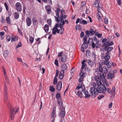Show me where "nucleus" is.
<instances>
[{
	"mask_svg": "<svg viewBox=\"0 0 122 122\" xmlns=\"http://www.w3.org/2000/svg\"><path fill=\"white\" fill-rule=\"evenodd\" d=\"M103 46L105 47L104 49L105 50L107 51L106 53H109L113 49L112 47H109L108 46L103 45Z\"/></svg>",
	"mask_w": 122,
	"mask_h": 122,
	"instance_id": "nucleus-13",
	"label": "nucleus"
},
{
	"mask_svg": "<svg viewBox=\"0 0 122 122\" xmlns=\"http://www.w3.org/2000/svg\"><path fill=\"white\" fill-rule=\"evenodd\" d=\"M88 63L89 65L91 66H94V63L91 60H89Z\"/></svg>",
	"mask_w": 122,
	"mask_h": 122,
	"instance_id": "nucleus-35",
	"label": "nucleus"
},
{
	"mask_svg": "<svg viewBox=\"0 0 122 122\" xmlns=\"http://www.w3.org/2000/svg\"><path fill=\"white\" fill-rule=\"evenodd\" d=\"M46 10L48 14H49L51 12V10L49 5L46 6H45Z\"/></svg>",
	"mask_w": 122,
	"mask_h": 122,
	"instance_id": "nucleus-27",
	"label": "nucleus"
},
{
	"mask_svg": "<svg viewBox=\"0 0 122 122\" xmlns=\"http://www.w3.org/2000/svg\"><path fill=\"white\" fill-rule=\"evenodd\" d=\"M112 103L111 102L110 103L108 106V107L109 108H110L112 107Z\"/></svg>",
	"mask_w": 122,
	"mask_h": 122,
	"instance_id": "nucleus-61",
	"label": "nucleus"
},
{
	"mask_svg": "<svg viewBox=\"0 0 122 122\" xmlns=\"http://www.w3.org/2000/svg\"><path fill=\"white\" fill-rule=\"evenodd\" d=\"M6 20L8 24H9L10 23V20L9 17H7L6 19Z\"/></svg>",
	"mask_w": 122,
	"mask_h": 122,
	"instance_id": "nucleus-40",
	"label": "nucleus"
},
{
	"mask_svg": "<svg viewBox=\"0 0 122 122\" xmlns=\"http://www.w3.org/2000/svg\"><path fill=\"white\" fill-rule=\"evenodd\" d=\"M65 108L64 107H62L60 112V116L61 118L63 117L65 114Z\"/></svg>",
	"mask_w": 122,
	"mask_h": 122,
	"instance_id": "nucleus-14",
	"label": "nucleus"
},
{
	"mask_svg": "<svg viewBox=\"0 0 122 122\" xmlns=\"http://www.w3.org/2000/svg\"><path fill=\"white\" fill-rule=\"evenodd\" d=\"M34 38L31 37V36H30L29 37V40L30 41V43L32 44V43L34 40Z\"/></svg>",
	"mask_w": 122,
	"mask_h": 122,
	"instance_id": "nucleus-39",
	"label": "nucleus"
},
{
	"mask_svg": "<svg viewBox=\"0 0 122 122\" xmlns=\"http://www.w3.org/2000/svg\"><path fill=\"white\" fill-rule=\"evenodd\" d=\"M22 44L21 42H19L18 44V45L16 46V48H18L20 47H21L22 46Z\"/></svg>",
	"mask_w": 122,
	"mask_h": 122,
	"instance_id": "nucleus-56",
	"label": "nucleus"
},
{
	"mask_svg": "<svg viewBox=\"0 0 122 122\" xmlns=\"http://www.w3.org/2000/svg\"><path fill=\"white\" fill-rule=\"evenodd\" d=\"M82 92L78 91L77 92V94L76 93V95L79 97L80 98H81L83 96V94Z\"/></svg>",
	"mask_w": 122,
	"mask_h": 122,
	"instance_id": "nucleus-31",
	"label": "nucleus"
},
{
	"mask_svg": "<svg viewBox=\"0 0 122 122\" xmlns=\"http://www.w3.org/2000/svg\"><path fill=\"white\" fill-rule=\"evenodd\" d=\"M26 22L27 25L28 26H30L32 23L31 20L29 17H27L26 19Z\"/></svg>",
	"mask_w": 122,
	"mask_h": 122,
	"instance_id": "nucleus-16",
	"label": "nucleus"
},
{
	"mask_svg": "<svg viewBox=\"0 0 122 122\" xmlns=\"http://www.w3.org/2000/svg\"><path fill=\"white\" fill-rule=\"evenodd\" d=\"M81 47L85 49H86L87 47V43H83Z\"/></svg>",
	"mask_w": 122,
	"mask_h": 122,
	"instance_id": "nucleus-36",
	"label": "nucleus"
},
{
	"mask_svg": "<svg viewBox=\"0 0 122 122\" xmlns=\"http://www.w3.org/2000/svg\"><path fill=\"white\" fill-rule=\"evenodd\" d=\"M61 68L62 69V70H63L65 71V70H67V66L66 64H64L62 65L61 66Z\"/></svg>",
	"mask_w": 122,
	"mask_h": 122,
	"instance_id": "nucleus-32",
	"label": "nucleus"
},
{
	"mask_svg": "<svg viewBox=\"0 0 122 122\" xmlns=\"http://www.w3.org/2000/svg\"><path fill=\"white\" fill-rule=\"evenodd\" d=\"M14 15L15 18L16 19L18 18L19 17V14L17 12H16L14 13Z\"/></svg>",
	"mask_w": 122,
	"mask_h": 122,
	"instance_id": "nucleus-33",
	"label": "nucleus"
},
{
	"mask_svg": "<svg viewBox=\"0 0 122 122\" xmlns=\"http://www.w3.org/2000/svg\"><path fill=\"white\" fill-rule=\"evenodd\" d=\"M104 54H102L101 56L102 57L106 59L104 61V62L106 64L107 63H108V62H109V59L110 58V56L108 55H107L103 56V55Z\"/></svg>",
	"mask_w": 122,
	"mask_h": 122,
	"instance_id": "nucleus-15",
	"label": "nucleus"
},
{
	"mask_svg": "<svg viewBox=\"0 0 122 122\" xmlns=\"http://www.w3.org/2000/svg\"><path fill=\"white\" fill-rule=\"evenodd\" d=\"M57 79L55 77L54 79L53 84L54 85H56L57 82Z\"/></svg>",
	"mask_w": 122,
	"mask_h": 122,
	"instance_id": "nucleus-42",
	"label": "nucleus"
},
{
	"mask_svg": "<svg viewBox=\"0 0 122 122\" xmlns=\"http://www.w3.org/2000/svg\"><path fill=\"white\" fill-rule=\"evenodd\" d=\"M86 61V60H84L81 62L82 65L81 67V70H83L84 68H85L86 67L87 65L85 63Z\"/></svg>",
	"mask_w": 122,
	"mask_h": 122,
	"instance_id": "nucleus-22",
	"label": "nucleus"
},
{
	"mask_svg": "<svg viewBox=\"0 0 122 122\" xmlns=\"http://www.w3.org/2000/svg\"><path fill=\"white\" fill-rule=\"evenodd\" d=\"M49 90L51 92H53L55 91V89L54 87L52 86H50Z\"/></svg>",
	"mask_w": 122,
	"mask_h": 122,
	"instance_id": "nucleus-37",
	"label": "nucleus"
},
{
	"mask_svg": "<svg viewBox=\"0 0 122 122\" xmlns=\"http://www.w3.org/2000/svg\"><path fill=\"white\" fill-rule=\"evenodd\" d=\"M97 34V36L99 38L101 37L102 36V34L98 33V32H96V34Z\"/></svg>",
	"mask_w": 122,
	"mask_h": 122,
	"instance_id": "nucleus-52",
	"label": "nucleus"
},
{
	"mask_svg": "<svg viewBox=\"0 0 122 122\" xmlns=\"http://www.w3.org/2000/svg\"><path fill=\"white\" fill-rule=\"evenodd\" d=\"M15 7L16 10L19 12H21L22 10V6L19 2H17L15 4Z\"/></svg>",
	"mask_w": 122,
	"mask_h": 122,
	"instance_id": "nucleus-9",
	"label": "nucleus"
},
{
	"mask_svg": "<svg viewBox=\"0 0 122 122\" xmlns=\"http://www.w3.org/2000/svg\"><path fill=\"white\" fill-rule=\"evenodd\" d=\"M19 109V108L18 107L16 108V107L14 108L11 107L10 108V115L11 117V120H13L14 119V114L13 112H15V114H16L18 111Z\"/></svg>",
	"mask_w": 122,
	"mask_h": 122,
	"instance_id": "nucleus-6",
	"label": "nucleus"
},
{
	"mask_svg": "<svg viewBox=\"0 0 122 122\" xmlns=\"http://www.w3.org/2000/svg\"><path fill=\"white\" fill-rule=\"evenodd\" d=\"M107 88L105 86V85L103 86L102 87L99 86V90H100V93H102L103 94H105L106 91H107Z\"/></svg>",
	"mask_w": 122,
	"mask_h": 122,
	"instance_id": "nucleus-12",
	"label": "nucleus"
},
{
	"mask_svg": "<svg viewBox=\"0 0 122 122\" xmlns=\"http://www.w3.org/2000/svg\"><path fill=\"white\" fill-rule=\"evenodd\" d=\"M104 97V96L103 95H100L98 97V99H101L103 98Z\"/></svg>",
	"mask_w": 122,
	"mask_h": 122,
	"instance_id": "nucleus-54",
	"label": "nucleus"
},
{
	"mask_svg": "<svg viewBox=\"0 0 122 122\" xmlns=\"http://www.w3.org/2000/svg\"><path fill=\"white\" fill-rule=\"evenodd\" d=\"M115 88L114 87H112V89H110L108 87L107 88V92L111 94H112L114 96L115 95Z\"/></svg>",
	"mask_w": 122,
	"mask_h": 122,
	"instance_id": "nucleus-11",
	"label": "nucleus"
},
{
	"mask_svg": "<svg viewBox=\"0 0 122 122\" xmlns=\"http://www.w3.org/2000/svg\"><path fill=\"white\" fill-rule=\"evenodd\" d=\"M3 71L4 76L6 78L7 75L6 74L5 70L3 67Z\"/></svg>",
	"mask_w": 122,
	"mask_h": 122,
	"instance_id": "nucleus-43",
	"label": "nucleus"
},
{
	"mask_svg": "<svg viewBox=\"0 0 122 122\" xmlns=\"http://www.w3.org/2000/svg\"><path fill=\"white\" fill-rule=\"evenodd\" d=\"M55 64L57 66H59V63L57 59H56L54 62Z\"/></svg>",
	"mask_w": 122,
	"mask_h": 122,
	"instance_id": "nucleus-50",
	"label": "nucleus"
},
{
	"mask_svg": "<svg viewBox=\"0 0 122 122\" xmlns=\"http://www.w3.org/2000/svg\"><path fill=\"white\" fill-rule=\"evenodd\" d=\"M81 20H82V19L81 18L80 19L79 22L80 24L83 25L86 24H87V22L86 21L84 20H82L81 21Z\"/></svg>",
	"mask_w": 122,
	"mask_h": 122,
	"instance_id": "nucleus-30",
	"label": "nucleus"
},
{
	"mask_svg": "<svg viewBox=\"0 0 122 122\" xmlns=\"http://www.w3.org/2000/svg\"><path fill=\"white\" fill-rule=\"evenodd\" d=\"M84 78L83 77H80L79 80V81L80 82H81L83 80Z\"/></svg>",
	"mask_w": 122,
	"mask_h": 122,
	"instance_id": "nucleus-59",
	"label": "nucleus"
},
{
	"mask_svg": "<svg viewBox=\"0 0 122 122\" xmlns=\"http://www.w3.org/2000/svg\"><path fill=\"white\" fill-rule=\"evenodd\" d=\"M93 87H91L90 88L89 90L90 92H91V93L92 95L93 94V92L94 94L95 95H97L99 92L100 93V89L99 88V85L96 83H94L93 84Z\"/></svg>",
	"mask_w": 122,
	"mask_h": 122,
	"instance_id": "nucleus-3",
	"label": "nucleus"
},
{
	"mask_svg": "<svg viewBox=\"0 0 122 122\" xmlns=\"http://www.w3.org/2000/svg\"><path fill=\"white\" fill-rule=\"evenodd\" d=\"M64 72L65 71L63 70L61 71L59 76V78L60 79H62L63 78L64 75Z\"/></svg>",
	"mask_w": 122,
	"mask_h": 122,
	"instance_id": "nucleus-20",
	"label": "nucleus"
},
{
	"mask_svg": "<svg viewBox=\"0 0 122 122\" xmlns=\"http://www.w3.org/2000/svg\"><path fill=\"white\" fill-rule=\"evenodd\" d=\"M60 9L59 8H57V9L56 10L55 12H56V14L57 17L56 16H55L54 17L55 19V21L58 22H59V12H61Z\"/></svg>",
	"mask_w": 122,
	"mask_h": 122,
	"instance_id": "nucleus-10",
	"label": "nucleus"
},
{
	"mask_svg": "<svg viewBox=\"0 0 122 122\" xmlns=\"http://www.w3.org/2000/svg\"><path fill=\"white\" fill-rule=\"evenodd\" d=\"M97 11H98V12H101L102 11H103V10L101 7L100 6H99L98 7Z\"/></svg>",
	"mask_w": 122,
	"mask_h": 122,
	"instance_id": "nucleus-48",
	"label": "nucleus"
},
{
	"mask_svg": "<svg viewBox=\"0 0 122 122\" xmlns=\"http://www.w3.org/2000/svg\"><path fill=\"white\" fill-rule=\"evenodd\" d=\"M99 66L98 68L96 69V72H98L100 73H101V72L103 73V76H104V73L103 71H104V73H107L108 72V70L107 69L106 66L102 67V63L100 62L99 63Z\"/></svg>",
	"mask_w": 122,
	"mask_h": 122,
	"instance_id": "nucleus-4",
	"label": "nucleus"
},
{
	"mask_svg": "<svg viewBox=\"0 0 122 122\" xmlns=\"http://www.w3.org/2000/svg\"><path fill=\"white\" fill-rule=\"evenodd\" d=\"M32 22L33 24L35 26H36L38 24L37 20L36 18L34 17H33Z\"/></svg>",
	"mask_w": 122,
	"mask_h": 122,
	"instance_id": "nucleus-19",
	"label": "nucleus"
},
{
	"mask_svg": "<svg viewBox=\"0 0 122 122\" xmlns=\"http://www.w3.org/2000/svg\"><path fill=\"white\" fill-rule=\"evenodd\" d=\"M57 102L58 104L60 106H62V102L61 100L57 101Z\"/></svg>",
	"mask_w": 122,
	"mask_h": 122,
	"instance_id": "nucleus-41",
	"label": "nucleus"
},
{
	"mask_svg": "<svg viewBox=\"0 0 122 122\" xmlns=\"http://www.w3.org/2000/svg\"><path fill=\"white\" fill-rule=\"evenodd\" d=\"M80 20L79 18H77L76 20V24H78L79 22H80Z\"/></svg>",
	"mask_w": 122,
	"mask_h": 122,
	"instance_id": "nucleus-62",
	"label": "nucleus"
},
{
	"mask_svg": "<svg viewBox=\"0 0 122 122\" xmlns=\"http://www.w3.org/2000/svg\"><path fill=\"white\" fill-rule=\"evenodd\" d=\"M86 75V73L85 72H83V70H81L80 72L79 73V76L80 77H83L84 78L85 77V76Z\"/></svg>",
	"mask_w": 122,
	"mask_h": 122,
	"instance_id": "nucleus-25",
	"label": "nucleus"
},
{
	"mask_svg": "<svg viewBox=\"0 0 122 122\" xmlns=\"http://www.w3.org/2000/svg\"><path fill=\"white\" fill-rule=\"evenodd\" d=\"M62 83L61 82H59L56 86L57 89L58 91L60 90L62 88Z\"/></svg>",
	"mask_w": 122,
	"mask_h": 122,
	"instance_id": "nucleus-23",
	"label": "nucleus"
},
{
	"mask_svg": "<svg viewBox=\"0 0 122 122\" xmlns=\"http://www.w3.org/2000/svg\"><path fill=\"white\" fill-rule=\"evenodd\" d=\"M65 13V11L63 9H62L61 11V14L60 15V17L59 19V23L60 24L61 23V24H62V21H64L65 23L64 20H63V19H65L66 18L67 16L66 15H64V14Z\"/></svg>",
	"mask_w": 122,
	"mask_h": 122,
	"instance_id": "nucleus-5",
	"label": "nucleus"
},
{
	"mask_svg": "<svg viewBox=\"0 0 122 122\" xmlns=\"http://www.w3.org/2000/svg\"><path fill=\"white\" fill-rule=\"evenodd\" d=\"M59 73V71L57 69L56 70V76L55 77L56 78L58 76V74Z\"/></svg>",
	"mask_w": 122,
	"mask_h": 122,
	"instance_id": "nucleus-57",
	"label": "nucleus"
},
{
	"mask_svg": "<svg viewBox=\"0 0 122 122\" xmlns=\"http://www.w3.org/2000/svg\"><path fill=\"white\" fill-rule=\"evenodd\" d=\"M22 64L23 65L26 66L27 67H28V65L26 64L25 63H24V62H22Z\"/></svg>",
	"mask_w": 122,
	"mask_h": 122,
	"instance_id": "nucleus-63",
	"label": "nucleus"
},
{
	"mask_svg": "<svg viewBox=\"0 0 122 122\" xmlns=\"http://www.w3.org/2000/svg\"><path fill=\"white\" fill-rule=\"evenodd\" d=\"M117 1L119 5H120L122 4L121 0H117Z\"/></svg>",
	"mask_w": 122,
	"mask_h": 122,
	"instance_id": "nucleus-55",
	"label": "nucleus"
},
{
	"mask_svg": "<svg viewBox=\"0 0 122 122\" xmlns=\"http://www.w3.org/2000/svg\"><path fill=\"white\" fill-rule=\"evenodd\" d=\"M84 43H87V38L86 37H84L83 39Z\"/></svg>",
	"mask_w": 122,
	"mask_h": 122,
	"instance_id": "nucleus-49",
	"label": "nucleus"
},
{
	"mask_svg": "<svg viewBox=\"0 0 122 122\" xmlns=\"http://www.w3.org/2000/svg\"><path fill=\"white\" fill-rule=\"evenodd\" d=\"M115 75L114 73H109L107 74V78L108 79H112L115 77Z\"/></svg>",
	"mask_w": 122,
	"mask_h": 122,
	"instance_id": "nucleus-17",
	"label": "nucleus"
},
{
	"mask_svg": "<svg viewBox=\"0 0 122 122\" xmlns=\"http://www.w3.org/2000/svg\"><path fill=\"white\" fill-rule=\"evenodd\" d=\"M90 32H91V34L90 36H91L92 35H93L94 34V32L92 29L91 28L90 29Z\"/></svg>",
	"mask_w": 122,
	"mask_h": 122,
	"instance_id": "nucleus-46",
	"label": "nucleus"
},
{
	"mask_svg": "<svg viewBox=\"0 0 122 122\" xmlns=\"http://www.w3.org/2000/svg\"><path fill=\"white\" fill-rule=\"evenodd\" d=\"M4 5L6 9V10L7 11H8V6L7 5V3L5 2L4 4Z\"/></svg>",
	"mask_w": 122,
	"mask_h": 122,
	"instance_id": "nucleus-47",
	"label": "nucleus"
},
{
	"mask_svg": "<svg viewBox=\"0 0 122 122\" xmlns=\"http://www.w3.org/2000/svg\"><path fill=\"white\" fill-rule=\"evenodd\" d=\"M93 42V40L91 38H89L87 42V43L91 45L92 43Z\"/></svg>",
	"mask_w": 122,
	"mask_h": 122,
	"instance_id": "nucleus-38",
	"label": "nucleus"
},
{
	"mask_svg": "<svg viewBox=\"0 0 122 122\" xmlns=\"http://www.w3.org/2000/svg\"><path fill=\"white\" fill-rule=\"evenodd\" d=\"M56 114V108L55 107H54L53 108V111L51 116V118H53L54 117L55 118L56 116V115H55Z\"/></svg>",
	"mask_w": 122,
	"mask_h": 122,
	"instance_id": "nucleus-21",
	"label": "nucleus"
},
{
	"mask_svg": "<svg viewBox=\"0 0 122 122\" xmlns=\"http://www.w3.org/2000/svg\"><path fill=\"white\" fill-rule=\"evenodd\" d=\"M84 33L83 32H81L80 34V36L81 37H83L84 36Z\"/></svg>",
	"mask_w": 122,
	"mask_h": 122,
	"instance_id": "nucleus-58",
	"label": "nucleus"
},
{
	"mask_svg": "<svg viewBox=\"0 0 122 122\" xmlns=\"http://www.w3.org/2000/svg\"><path fill=\"white\" fill-rule=\"evenodd\" d=\"M11 37L9 35H8L6 37V40L8 41H9L10 40Z\"/></svg>",
	"mask_w": 122,
	"mask_h": 122,
	"instance_id": "nucleus-45",
	"label": "nucleus"
},
{
	"mask_svg": "<svg viewBox=\"0 0 122 122\" xmlns=\"http://www.w3.org/2000/svg\"><path fill=\"white\" fill-rule=\"evenodd\" d=\"M99 4V2L98 0H96L94 2L93 6L94 7H98Z\"/></svg>",
	"mask_w": 122,
	"mask_h": 122,
	"instance_id": "nucleus-28",
	"label": "nucleus"
},
{
	"mask_svg": "<svg viewBox=\"0 0 122 122\" xmlns=\"http://www.w3.org/2000/svg\"><path fill=\"white\" fill-rule=\"evenodd\" d=\"M44 30L46 32H47L48 31L49 26L47 25L46 24L44 26Z\"/></svg>",
	"mask_w": 122,
	"mask_h": 122,
	"instance_id": "nucleus-34",
	"label": "nucleus"
},
{
	"mask_svg": "<svg viewBox=\"0 0 122 122\" xmlns=\"http://www.w3.org/2000/svg\"><path fill=\"white\" fill-rule=\"evenodd\" d=\"M98 73L97 72V74ZM98 76H97L94 77V79L95 81H97V84L98 85H100L104 82L103 80H104L105 76H103V73L101 72V73H98Z\"/></svg>",
	"mask_w": 122,
	"mask_h": 122,
	"instance_id": "nucleus-2",
	"label": "nucleus"
},
{
	"mask_svg": "<svg viewBox=\"0 0 122 122\" xmlns=\"http://www.w3.org/2000/svg\"><path fill=\"white\" fill-rule=\"evenodd\" d=\"M56 97L57 101L61 100V94L59 93H57L56 95Z\"/></svg>",
	"mask_w": 122,
	"mask_h": 122,
	"instance_id": "nucleus-29",
	"label": "nucleus"
},
{
	"mask_svg": "<svg viewBox=\"0 0 122 122\" xmlns=\"http://www.w3.org/2000/svg\"><path fill=\"white\" fill-rule=\"evenodd\" d=\"M104 23L106 24H107L108 23V21L107 19L105 18L104 20Z\"/></svg>",
	"mask_w": 122,
	"mask_h": 122,
	"instance_id": "nucleus-53",
	"label": "nucleus"
},
{
	"mask_svg": "<svg viewBox=\"0 0 122 122\" xmlns=\"http://www.w3.org/2000/svg\"><path fill=\"white\" fill-rule=\"evenodd\" d=\"M66 60V56L65 54L62 55L61 57V61L63 62H65Z\"/></svg>",
	"mask_w": 122,
	"mask_h": 122,
	"instance_id": "nucleus-24",
	"label": "nucleus"
},
{
	"mask_svg": "<svg viewBox=\"0 0 122 122\" xmlns=\"http://www.w3.org/2000/svg\"><path fill=\"white\" fill-rule=\"evenodd\" d=\"M92 43V44L91 45H92V47L94 48L95 47L96 45H95V43L94 42H93Z\"/></svg>",
	"mask_w": 122,
	"mask_h": 122,
	"instance_id": "nucleus-60",
	"label": "nucleus"
},
{
	"mask_svg": "<svg viewBox=\"0 0 122 122\" xmlns=\"http://www.w3.org/2000/svg\"><path fill=\"white\" fill-rule=\"evenodd\" d=\"M97 17L98 18V20L99 21H101L102 20L101 18L102 16V14L101 12H97Z\"/></svg>",
	"mask_w": 122,
	"mask_h": 122,
	"instance_id": "nucleus-18",
	"label": "nucleus"
},
{
	"mask_svg": "<svg viewBox=\"0 0 122 122\" xmlns=\"http://www.w3.org/2000/svg\"><path fill=\"white\" fill-rule=\"evenodd\" d=\"M109 62H108V63H107V64H106L105 63H104V64H105L106 65L107 67L108 68H109L111 67L112 66L111 64H109Z\"/></svg>",
	"mask_w": 122,
	"mask_h": 122,
	"instance_id": "nucleus-44",
	"label": "nucleus"
},
{
	"mask_svg": "<svg viewBox=\"0 0 122 122\" xmlns=\"http://www.w3.org/2000/svg\"><path fill=\"white\" fill-rule=\"evenodd\" d=\"M90 71V69L88 67H86L85 68V71L87 72H89Z\"/></svg>",
	"mask_w": 122,
	"mask_h": 122,
	"instance_id": "nucleus-51",
	"label": "nucleus"
},
{
	"mask_svg": "<svg viewBox=\"0 0 122 122\" xmlns=\"http://www.w3.org/2000/svg\"><path fill=\"white\" fill-rule=\"evenodd\" d=\"M82 92H83L85 95V97L86 98H88L91 96H92V94L91 93V92H88L87 90L84 89H82L81 90Z\"/></svg>",
	"mask_w": 122,
	"mask_h": 122,
	"instance_id": "nucleus-8",
	"label": "nucleus"
},
{
	"mask_svg": "<svg viewBox=\"0 0 122 122\" xmlns=\"http://www.w3.org/2000/svg\"><path fill=\"white\" fill-rule=\"evenodd\" d=\"M113 44V42L108 41H107L106 42L104 43L103 45L108 46H109L112 45Z\"/></svg>",
	"mask_w": 122,
	"mask_h": 122,
	"instance_id": "nucleus-26",
	"label": "nucleus"
},
{
	"mask_svg": "<svg viewBox=\"0 0 122 122\" xmlns=\"http://www.w3.org/2000/svg\"><path fill=\"white\" fill-rule=\"evenodd\" d=\"M4 84L5 86L4 92V98L5 101L6 102H8V99L7 92L8 89L7 86L6 85V83L5 82H4Z\"/></svg>",
	"mask_w": 122,
	"mask_h": 122,
	"instance_id": "nucleus-7",
	"label": "nucleus"
},
{
	"mask_svg": "<svg viewBox=\"0 0 122 122\" xmlns=\"http://www.w3.org/2000/svg\"><path fill=\"white\" fill-rule=\"evenodd\" d=\"M62 24L61 23L60 24L59 23L56 24L55 26L52 29V33L53 34L55 35L56 34V32L57 33H59L60 31V29H58L57 28L58 27H60L61 29V31L60 32V34H63L64 32V25H65V23L64 21H62Z\"/></svg>",
	"mask_w": 122,
	"mask_h": 122,
	"instance_id": "nucleus-1",
	"label": "nucleus"
},
{
	"mask_svg": "<svg viewBox=\"0 0 122 122\" xmlns=\"http://www.w3.org/2000/svg\"><path fill=\"white\" fill-rule=\"evenodd\" d=\"M47 22L48 23V24L50 26L51 25V22L50 20H47Z\"/></svg>",
	"mask_w": 122,
	"mask_h": 122,
	"instance_id": "nucleus-64",
	"label": "nucleus"
}]
</instances>
